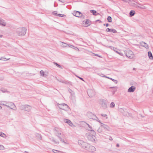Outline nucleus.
Segmentation results:
<instances>
[{
  "mask_svg": "<svg viewBox=\"0 0 153 153\" xmlns=\"http://www.w3.org/2000/svg\"><path fill=\"white\" fill-rule=\"evenodd\" d=\"M140 8L142 9H145L146 8V7L142 5H141V6L140 7Z\"/></svg>",
  "mask_w": 153,
  "mask_h": 153,
  "instance_id": "40",
  "label": "nucleus"
},
{
  "mask_svg": "<svg viewBox=\"0 0 153 153\" xmlns=\"http://www.w3.org/2000/svg\"><path fill=\"white\" fill-rule=\"evenodd\" d=\"M27 29L25 27L18 28L16 30V33L19 36H24L26 33Z\"/></svg>",
  "mask_w": 153,
  "mask_h": 153,
  "instance_id": "2",
  "label": "nucleus"
},
{
  "mask_svg": "<svg viewBox=\"0 0 153 153\" xmlns=\"http://www.w3.org/2000/svg\"><path fill=\"white\" fill-rule=\"evenodd\" d=\"M118 110L119 111L122 113V114L125 111L124 109L121 108H119L118 109Z\"/></svg>",
  "mask_w": 153,
  "mask_h": 153,
  "instance_id": "28",
  "label": "nucleus"
},
{
  "mask_svg": "<svg viewBox=\"0 0 153 153\" xmlns=\"http://www.w3.org/2000/svg\"><path fill=\"white\" fill-rule=\"evenodd\" d=\"M4 148V147L3 145H0V150H3Z\"/></svg>",
  "mask_w": 153,
  "mask_h": 153,
  "instance_id": "41",
  "label": "nucleus"
},
{
  "mask_svg": "<svg viewBox=\"0 0 153 153\" xmlns=\"http://www.w3.org/2000/svg\"><path fill=\"white\" fill-rule=\"evenodd\" d=\"M109 25L107 23L105 25L106 27H108V26Z\"/></svg>",
  "mask_w": 153,
  "mask_h": 153,
  "instance_id": "56",
  "label": "nucleus"
},
{
  "mask_svg": "<svg viewBox=\"0 0 153 153\" xmlns=\"http://www.w3.org/2000/svg\"><path fill=\"white\" fill-rule=\"evenodd\" d=\"M91 13H92L94 15L96 16L97 15H99V13L97 14V11L96 10H92L90 11Z\"/></svg>",
  "mask_w": 153,
  "mask_h": 153,
  "instance_id": "21",
  "label": "nucleus"
},
{
  "mask_svg": "<svg viewBox=\"0 0 153 153\" xmlns=\"http://www.w3.org/2000/svg\"><path fill=\"white\" fill-rule=\"evenodd\" d=\"M103 25L104 26V25H105V24H104Z\"/></svg>",
  "mask_w": 153,
  "mask_h": 153,
  "instance_id": "64",
  "label": "nucleus"
},
{
  "mask_svg": "<svg viewBox=\"0 0 153 153\" xmlns=\"http://www.w3.org/2000/svg\"><path fill=\"white\" fill-rule=\"evenodd\" d=\"M6 24L7 23L5 20L0 18V26L5 27L6 26Z\"/></svg>",
  "mask_w": 153,
  "mask_h": 153,
  "instance_id": "13",
  "label": "nucleus"
},
{
  "mask_svg": "<svg viewBox=\"0 0 153 153\" xmlns=\"http://www.w3.org/2000/svg\"><path fill=\"white\" fill-rule=\"evenodd\" d=\"M53 15H54L55 16H57L58 14L57 13V12L56 11H54L53 12Z\"/></svg>",
  "mask_w": 153,
  "mask_h": 153,
  "instance_id": "42",
  "label": "nucleus"
},
{
  "mask_svg": "<svg viewBox=\"0 0 153 153\" xmlns=\"http://www.w3.org/2000/svg\"><path fill=\"white\" fill-rule=\"evenodd\" d=\"M103 77H106V78H108V79H111L114 82V83H117V80L114 79H112L111 78H109V77H108L106 76H103Z\"/></svg>",
  "mask_w": 153,
  "mask_h": 153,
  "instance_id": "25",
  "label": "nucleus"
},
{
  "mask_svg": "<svg viewBox=\"0 0 153 153\" xmlns=\"http://www.w3.org/2000/svg\"><path fill=\"white\" fill-rule=\"evenodd\" d=\"M61 141L62 142V143L65 144H68L69 143H66V142H65L64 140H63L62 139V141Z\"/></svg>",
  "mask_w": 153,
  "mask_h": 153,
  "instance_id": "44",
  "label": "nucleus"
},
{
  "mask_svg": "<svg viewBox=\"0 0 153 153\" xmlns=\"http://www.w3.org/2000/svg\"><path fill=\"white\" fill-rule=\"evenodd\" d=\"M10 59V58L6 59V58H2L0 59V60H2L3 61H6L8 60H9Z\"/></svg>",
  "mask_w": 153,
  "mask_h": 153,
  "instance_id": "37",
  "label": "nucleus"
},
{
  "mask_svg": "<svg viewBox=\"0 0 153 153\" xmlns=\"http://www.w3.org/2000/svg\"><path fill=\"white\" fill-rule=\"evenodd\" d=\"M35 136L37 138V139L42 140V137L40 134L36 133L35 134Z\"/></svg>",
  "mask_w": 153,
  "mask_h": 153,
  "instance_id": "19",
  "label": "nucleus"
},
{
  "mask_svg": "<svg viewBox=\"0 0 153 153\" xmlns=\"http://www.w3.org/2000/svg\"><path fill=\"white\" fill-rule=\"evenodd\" d=\"M97 131L99 133H101L102 131V129L101 128H99L97 129Z\"/></svg>",
  "mask_w": 153,
  "mask_h": 153,
  "instance_id": "38",
  "label": "nucleus"
},
{
  "mask_svg": "<svg viewBox=\"0 0 153 153\" xmlns=\"http://www.w3.org/2000/svg\"><path fill=\"white\" fill-rule=\"evenodd\" d=\"M2 108V107L0 105V109H1Z\"/></svg>",
  "mask_w": 153,
  "mask_h": 153,
  "instance_id": "58",
  "label": "nucleus"
},
{
  "mask_svg": "<svg viewBox=\"0 0 153 153\" xmlns=\"http://www.w3.org/2000/svg\"><path fill=\"white\" fill-rule=\"evenodd\" d=\"M101 116L103 117H106L107 116V115L106 114H101Z\"/></svg>",
  "mask_w": 153,
  "mask_h": 153,
  "instance_id": "46",
  "label": "nucleus"
},
{
  "mask_svg": "<svg viewBox=\"0 0 153 153\" xmlns=\"http://www.w3.org/2000/svg\"><path fill=\"white\" fill-rule=\"evenodd\" d=\"M123 114L125 116H128L129 115V114L128 112L125 111Z\"/></svg>",
  "mask_w": 153,
  "mask_h": 153,
  "instance_id": "29",
  "label": "nucleus"
},
{
  "mask_svg": "<svg viewBox=\"0 0 153 153\" xmlns=\"http://www.w3.org/2000/svg\"><path fill=\"white\" fill-rule=\"evenodd\" d=\"M5 103H3L2 105L6 106L9 108L14 110H16L17 108L14 104L12 102L4 101Z\"/></svg>",
  "mask_w": 153,
  "mask_h": 153,
  "instance_id": "3",
  "label": "nucleus"
},
{
  "mask_svg": "<svg viewBox=\"0 0 153 153\" xmlns=\"http://www.w3.org/2000/svg\"><path fill=\"white\" fill-rule=\"evenodd\" d=\"M123 1L126 2H128V1H131V0H123Z\"/></svg>",
  "mask_w": 153,
  "mask_h": 153,
  "instance_id": "50",
  "label": "nucleus"
},
{
  "mask_svg": "<svg viewBox=\"0 0 153 153\" xmlns=\"http://www.w3.org/2000/svg\"><path fill=\"white\" fill-rule=\"evenodd\" d=\"M109 47L111 49L113 50L115 52H116V50L117 49L116 48H115L112 47V46H110Z\"/></svg>",
  "mask_w": 153,
  "mask_h": 153,
  "instance_id": "39",
  "label": "nucleus"
},
{
  "mask_svg": "<svg viewBox=\"0 0 153 153\" xmlns=\"http://www.w3.org/2000/svg\"><path fill=\"white\" fill-rule=\"evenodd\" d=\"M73 49H74L75 50H79V49L78 48H77V47H74V48Z\"/></svg>",
  "mask_w": 153,
  "mask_h": 153,
  "instance_id": "53",
  "label": "nucleus"
},
{
  "mask_svg": "<svg viewBox=\"0 0 153 153\" xmlns=\"http://www.w3.org/2000/svg\"><path fill=\"white\" fill-rule=\"evenodd\" d=\"M99 21V20H97L96 21H97H97Z\"/></svg>",
  "mask_w": 153,
  "mask_h": 153,
  "instance_id": "61",
  "label": "nucleus"
},
{
  "mask_svg": "<svg viewBox=\"0 0 153 153\" xmlns=\"http://www.w3.org/2000/svg\"><path fill=\"white\" fill-rule=\"evenodd\" d=\"M73 15L77 17H80L83 16L82 14L80 12L77 11H74L73 13Z\"/></svg>",
  "mask_w": 153,
  "mask_h": 153,
  "instance_id": "11",
  "label": "nucleus"
},
{
  "mask_svg": "<svg viewBox=\"0 0 153 153\" xmlns=\"http://www.w3.org/2000/svg\"><path fill=\"white\" fill-rule=\"evenodd\" d=\"M135 89L136 88L134 86H131L128 89V92H133L134 91Z\"/></svg>",
  "mask_w": 153,
  "mask_h": 153,
  "instance_id": "15",
  "label": "nucleus"
},
{
  "mask_svg": "<svg viewBox=\"0 0 153 153\" xmlns=\"http://www.w3.org/2000/svg\"><path fill=\"white\" fill-rule=\"evenodd\" d=\"M78 144L81 146V147L85 149L87 145H88V143L82 140H79L78 142Z\"/></svg>",
  "mask_w": 153,
  "mask_h": 153,
  "instance_id": "9",
  "label": "nucleus"
},
{
  "mask_svg": "<svg viewBox=\"0 0 153 153\" xmlns=\"http://www.w3.org/2000/svg\"><path fill=\"white\" fill-rule=\"evenodd\" d=\"M59 142H57V144H59Z\"/></svg>",
  "mask_w": 153,
  "mask_h": 153,
  "instance_id": "62",
  "label": "nucleus"
},
{
  "mask_svg": "<svg viewBox=\"0 0 153 153\" xmlns=\"http://www.w3.org/2000/svg\"><path fill=\"white\" fill-rule=\"evenodd\" d=\"M106 31L107 32L111 31L114 33H116L117 32V31L115 29H110L109 28L106 29Z\"/></svg>",
  "mask_w": 153,
  "mask_h": 153,
  "instance_id": "18",
  "label": "nucleus"
},
{
  "mask_svg": "<svg viewBox=\"0 0 153 153\" xmlns=\"http://www.w3.org/2000/svg\"><path fill=\"white\" fill-rule=\"evenodd\" d=\"M56 134H57L58 137L59 138V140L60 141H62V137L63 135V134L61 133V132H59L57 130L56 131Z\"/></svg>",
  "mask_w": 153,
  "mask_h": 153,
  "instance_id": "14",
  "label": "nucleus"
},
{
  "mask_svg": "<svg viewBox=\"0 0 153 153\" xmlns=\"http://www.w3.org/2000/svg\"><path fill=\"white\" fill-rule=\"evenodd\" d=\"M2 36V35H0V37H1Z\"/></svg>",
  "mask_w": 153,
  "mask_h": 153,
  "instance_id": "60",
  "label": "nucleus"
},
{
  "mask_svg": "<svg viewBox=\"0 0 153 153\" xmlns=\"http://www.w3.org/2000/svg\"><path fill=\"white\" fill-rule=\"evenodd\" d=\"M60 42L62 44V47L64 48H65L68 47V44L62 42Z\"/></svg>",
  "mask_w": 153,
  "mask_h": 153,
  "instance_id": "24",
  "label": "nucleus"
},
{
  "mask_svg": "<svg viewBox=\"0 0 153 153\" xmlns=\"http://www.w3.org/2000/svg\"><path fill=\"white\" fill-rule=\"evenodd\" d=\"M58 107L60 109L65 111H68L70 109V108L68 105L64 103L61 104H59Z\"/></svg>",
  "mask_w": 153,
  "mask_h": 153,
  "instance_id": "7",
  "label": "nucleus"
},
{
  "mask_svg": "<svg viewBox=\"0 0 153 153\" xmlns=\"http://www.w3.org/2000/svg\"><path fill=\"white\" fill-rule=\"evenodd\" d=\"M100 104L101 106L104 109H106L107 108L106 102V100L103 99H101L100 100Z\"/></svg>",
  "mask_w": 153,
  "mask_h": 153,
  "instance_id": "10",
  "label": "nucleus"
},
{
  "mask_svg": "<svg viewBox=\"0 0 153 153\" xmlns=\"http://www.w3.org/2000/svg\"><path fill=\"white\" fill-rule=\"evenodd\" d=\"M91 114L92 115V117H91L90 118L93 119H94L99 122L102 124L101 125V126L103 128L105 129L106 130L108 131H110V128L108 126L101 123L100 122V120L98 119V118L96 116L92 114Z\"/></svg>",
  "mask_w": 153,
  "mask_h": 153,
  "instance_id": "4",
  "label": "nucleus"
},
{
  "mask_svg": "<svg viewBox=\"0 0 153 153\" xmlns=\"http://www.w3.org/2000/svg\"><path fill=\"white\" fill-rule=\"evenodd\" d=\"M2 104H2V103H0V104H1V105H2Z\"/></svg>",
  "mask_w": 153,
  "mask_h": 153,
  "instance_id": "63",
  "label": "nucleus"
},
{
  "mask_svg": "<svg viewBox=\"0 0 153 153\" xmlns=\"http://www.w3.org/2000/svg\"><path fill=\"white\" fill-rule=\"evenodd\" d=\"M135 13V12L134 10H131L129 13V15L130 16H134Z\"/></svg>",
  "mask_w": 153,
  "mask_h": 153,
  "instance_id": "22",
  "label": "nucleus"
},
{
  "mask_svg": "<svg viewBox=\"0 0 153 153\" xmlns=\"http://www.w3.org/2000/svg\"><path fill=\"white\" fill-rule=\"evenodd\" d=\"M87 93L90 97H92L95 95L94 91L91 89H88L87 90Z\"/></svg>",
  "mask_w": 153,
  "mask_h": 153,
  "instance_id": "12",
  "label": "nucleus"
},
{
  "mask_svg": "<svg viewBox=\"0 0 153 153\" xmlns=\"http://www.w3.org/2000/svg\"><path fill=\"white\" fill-rule=\"evenodd\" d=\"M25 153H28V152L27 151H25Z\"/></svg>",
  "mask_w": 153,
  "mask_h": 153,
  "instance_id": "59",
  "label": "nucleus"
},
{
  "mask_svg": "<svg viewBox=\"0 0 153 153\" xmlns=\"http://www.w3.org/2000/svg\"><path fill=\"white\" fill-rule=\"evenodd\" d=\"M64 121L66 123H68L70 126H72L73 125V123H71L70 120L65 119L64 120Z\"/></svg>",
  "mask_w": 153,
  "mask_h": 153,
  "instance_id": "17",
  "label": "nucleus"
},
{
  "mask_svg": "<svg viewBox=\"0 0 153 153\" xmlns=\"http://www.w3.org/2000/svg\"><path fill=\"white\" fill-rule=\"evenodd\" d=\"M96 133L94 131H92L91 132H88L86 134V137L88 140L91 142L95 141Z\"/></svg>",
  "mask_w": 153,
  "mask_h": 153,
  "instance_id": "1",
  "label": "nucleus"
},
{
  "mask_svg": "<svg viewBox=\"0 0 153 153\" xmlns=\"http://www.w3.org/2000/svg\"><path fill=\"white\" fill-rule=\"evenodd\" d=\"M94 55H95V56H98L100 57V58H102V57L100 56H99L98 55V54H95V53H94Z\"/></svg>",
  "mask_w": 153,
  "mask_h": 153,
  "instance_id": "48",
  "label": "nucleus"
},
{
  "mask_svg": "<svg viewBox=\"0 0 153 153\" xmlns=\"http://www.w3.org/2000/svg\"><path fill=\"white\" fill-rule=\"evenodd\" d=\"M115 105L114 102H111L110 105V107L111 108H114L115 107Z\"/></svg>",
  "mask_w": 153,
  "mask_h": 153,
  "instance_id": "32",
  "label": "nucleus"
},
{
  "mask_svg": "<svg viewBox=\"0 0 153 153\" xmlns=\"http://www.w3.org/2000/svg\"><path fill=\"white\" fill-rule=\"evenodd\" d=\"M85 149L89 152H93L95 151L96 148L94 146L88 143V145H87Z\"/></svg>",
  "mask_w": 153,
  "mask_h": 153,
  "instance_id": "8",
  "label": "nucleus"
},
{
  "mask_svg": "<svg viewBox=\"0 0 153 153\" xmlns=\"http://www.w3.org/2000/svg\"><path fill=\"white\" fill-rule=\"evenodd\" d=\"M140 44L141 46L144 47L147 49H148L149 48V46L148 45L143 42H141L140 43Z\"/></svg>",
  "mask_w": 153,
  "mask_h": 153,
  "instance_id": "16",
  "label": "nucleus"
},
{
  "mask_svg": "<svg viewBox=\"0 0 153 153\" xmlns=\"http://www.w3.org/2000/svg\"><path fill=\"white\" fill-rule=\"evenodd\" d=\"M116 52L118 54H119V52H118V51H116Z\"/></svg>",
  "mask_w": 153,
  "mask_h": 153,
  "instance_id": "57",
  "label": "nucleus"
},
{
  "mask_svg": "<svg viewBox=\"0 0 153 153\" xmlns=\"http://www.w3.org/2000/svg\"><path fill=\"white\" fill-rule=\"evenodd\" d=\"M119 144H117L116 145V146L117 147H119Z\"/></svg>",
  "mask_w": 153,
  "mask_h": 153,
  "instance_id": "55",
  "label": "nucleus"
},
{
  "mask_svg": "<svg viewBox=\"0 0 153 153\" xmlns=\"http://www.w3.org/2000/svg\"><path fill=\"white\" fill-rule=\"evenodd\" d=\"M62 83H65L66 84H70L71 85H72L71 82L65 80L63 82H62Z\"/></svg>",
  "mask_w": 153,
  "mask_h": 153,
  "instance_id": "31",
  "label": "nucleus"
},
{
  "mask_svg": "<svg viewBox=\"0 0 153 153\" xmlns=\"http://www.w3.org/2000/svg\"><path fill=\"white\" fill-rule=\"evenodd\" d=\"M59 1L62 2V3H64L65 2V1L64 0H58Z\"/></svg>",
  "mask_w": 153,
  "mask_h": 153,
  "instance_id": "47",
  "label": "nucleus"
},
{
  "mask_svg": "<svg viewBox=\"0 0 153 153\" xmlns=\"http://www.w3.org/2000/svg\"><path fill=\"white\" fill-rule=\"evenodd\" d=\"M107 20L108 22H111L112 21L111 17L110 16H108V17Z\"/></svg>",
  "mask_w": 153,
  "mask_h": 153,
  "instance_id": "34",
  "label": "nucleus"
},
{
  "mask_svg": "<svg viewBox=\"0 0 153 153\" xmlns=\"http://www.w3.org/2000/svg\"><path fill=\"white\" fill-rule=\"evenodd\" d=\"M40 74L41 76H45V73L43 71L41 70L40 71Z\"/></svg>",
  "mask_w": 153,
  "mask_h": 153,
  "instance_id": "33",
  "label": "nucleus"
},
{
  "mask_svg": "<svg viewBox=\"0 0 153 153\" xmlns=\"http://www.w3.org/2000/svg\"><path fill=\"white\" fill-rule=\"evenodd\" d=\"M119 54L121 56H123V53L121 52H119Z\"/></svg>",
  "mask_w": 153,
  "mask_h": 153,
  "instance_id": "49",
  "label": "nucleus"
},
{
  "mask_svg": "<svg viewBox=\"0 0 153 153\" xmlns=\"http://www.w3.org/2000/svg\"><path fill=\"white\" fill-rule=\"evenodd\" d=\"M126 56L129 58L132 59L134 57L133 52L130 50H127L124 51Z\"/></svg>",
  "mask_w": 153,
  "mask_h": 153,
  "instance_id": "6",
  "label": "nucleus"
},
{
  "mask_svg": "<svg viewBox=\"0 0 153 153\" xmlns=\"http://www.w3.org/2000/svg\"><path fill=\"white\" fill-rule=\"evenodd\" d=\"M60 82H62H62H63L64 81H63V80H58Z\"/></svg>",
  "mask_w": 153,
  "mask_h": 153,
  "instance_id": "54",
  "label": "nucleus"
},
{
  "mask_svg": "<svg viewBox=\"0 0 153 153\" xmlns=\"http://www.w3.org/2000/svg\"><path fill=\"white\" fill-rule=\"evenodd\" d=\"M1 91L3 93H5L6 92H8L7 91V90L4 88H2L1 89Z\"/></svg>",
  "mask_w": 153,
  "mask_h": 153,
  "instance_id": "36",
  "label": "nucleus"
},
{
  "mask_svg": "<svg viewBox=\"0 0 153 153\" xmlns=\"http://www.w3.org/2000/svg\"><path fill=\"white\" fill-rule=\"evenodd\" d=\"M57 16H60V17H65L66 16L65 15H63V14H58Z\"/></svg>",
  "mask_w": 153,
  "mask_h": 153,
  "instance_id": "35",
  "label": "nucleus"
},
{
  "mask_svg": "<svg viewBox=\"0 0 153 153\" xmlns=\"http://www.w3.org/2000/svg\"><path fill=\"white\" fill-rule=\"evenodd\" d=\"M53 64L55 65H56L57 67H59V68H61V69H62V68L61 67V65H59V64H58V63H57L55 62H53Z\"/></svg>",
  "mask_w": 153,
  "mask_h": 153,
  "instance_id": "30",
  "label": "nucleus"
},
{
  "mask_svg": "<svg viewBox=\"0 0 153 153\" xmlns=\"http://www.w3.org/2000/svg\"><path fill=\"white\" fill-rule=\"evenodd\" d=\"M76 76L78 77L80 79L82 80V81H84V80L83 79V78H81L80 77H79V76Z\"/></svg>",
  "mask_w": 153,
  "mask_h": 153,
  "instance_id": "51",
  "label": "nucleus"
},
{
  "mask_svg": "<svg viewBox=\"0 0 153 153\" xmlns=\"http://www.w3.org/2000/svg\"><path fill=\"white\" fill-rule=\"evenodd\" d=\"M69 47L72 48H74V46L71 45H68V46Z\"/></svg>",
  "mask_w": 153,
  "mask_h": 153,
  "instance_id": "43",
  "label": "nucleus"
},
{
  "mask_svg": "<svg viewBox=\"0 0 153 153\" xmlns=\"http://www.w3.org/2000/svg\"><path fill=\"white\" fill-rule=\"evenodd\" d=\"M0 136L4 138L6 137V134L1 132H0Z\"/></svg>",
  "mask_w": 153,
  "mask_h": 153,
  "instance_id": "26",
  "label": "nucleus"
},
{
  "mask_svg": "<svg viewBox=\"0 0 153 153\" xmlns=\"http://www.w3.org/2000/svg\"><path fill=\"white\" fill-rule=\"evenodd\" d=\"M20 107L21 110L28 112H30L32 109V107L27 105H22L20 106Z\"/></svg>",
  "mask_w": 153,
  "mask_h": 153,
  "instance_id": "5",
  "label": "nucleus"
},
{
  "mask_svg": "<svg viewBox=\"0 0 153 153\" xmlns=\"http://www.w3.org/2000/svg\"><path fill=\"white\" fill-rule=\"evenodd\" d=\"M87 125L88 126V128H87V129L89 131H91V132L92 131H94L92 130V127L88 124L87 123Z\"/></svg>",
  "mask_w": 153,
  "mask_h": 153,
  "instance_id": "23",
  "label": "nucleus"
},
{
  "mask_svg": "<svg viewBox=\"0 0 153 153\" xmlns=\"http://www.w3.org/2000/svg\"><path fill=\"white\" fill-rule=\"evenodd\" d=\"M109 139L110 140H112L113 139L112 138V137H109Z\"/></svg>",
  "mask_w": 153,
  "mask_h": 153,
  "instance_id": "52",
  "label": "nucleus"
},
{
  "mask_svg": "<svg viewBox=\"0 0 153 153\" xmlns=\"http://www.w3.org/2000/svg\"><path fill=\"white\" fill-rule=\"evenodd\" d=\"M134 4V6H135L136 7L140 8V6L138 5L137 4Z\"/></svg>",
  "mask_w": 153,
  "mask_h": 153,
  "instance_id": "45",
  "label": "nucleus"
},
{
  "mask_svg": "<svg viewBox=\"0 0 153 153\" xmlns=\"http://www.w3.org/2000/svg\"><path fill=\"white\" fill-rule=\"evenodd\" d=\"M148 56L150 59H153V56L152 53L150 51L148 52Z\"/></svg>",
  "mask_w": 153,
  "mask_h": 153,
  "instance_id": "20",
  "label": "nucleus"
},
{
  "mask_svg": "<svg viewBox=\"0 0 153 153\" xmlns=\"http://www.w3.org/2000/svg\"><path fill=\"white\" fill-rule=\"evenodd\" d=\"M85 23L86 25H90V21L89 20H86V21H85Z\"/></svg>",
  "mask_w": 153,
  "mask_h": 153,
  "instance_id": "27",
  "label": "nucleus"
}]
</instances>
